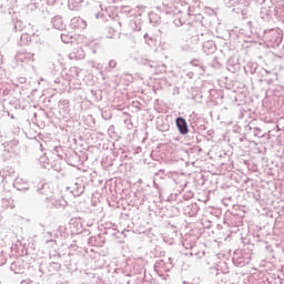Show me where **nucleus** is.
<instances>
[{
  "label": "nucleus",
  "mask_w": 284,
  "mask_h": 284,
  "mask_svg": "<svg viewBox=\"0 0 284 284\" xmlns=\"http://www.w3.org/2000/svg\"><path fill=\"white\" fill-rule=\"evenodd\" d=\"M72 26L74 30H85V28H88V22L81 18H74L72 20Z\"/></svg>",
  "instance_id": "obj_2"
},
{
  "label": "nucleus",
  "mask_w": 284,
  "mask_h": 284,
  "mask_svg": "<svg viewBox=\"0 0 284 284\" xmlns=\"http://www.w3.org/2000/svg\"><path fill=\"white\" fill-rule=\"evenodd\" d=\"M176 126L178 130H180L181 134H187L190 132V129L187 128V122L183 118L176 119Z\"/></svg>",
  "instance_id": "obj_1"
}]
</instances>
